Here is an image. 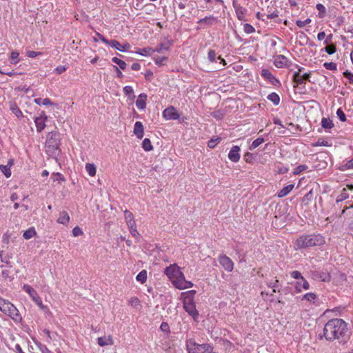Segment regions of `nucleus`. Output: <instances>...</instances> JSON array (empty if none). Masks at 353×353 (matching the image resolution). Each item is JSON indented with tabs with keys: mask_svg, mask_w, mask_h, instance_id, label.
Here are the masks:
<instances>
[{
	"mask_svg": "<svg viewBox=\"0 0 353 353\" xmlns=\"http://www.w3.org/2000/svg\"><path fill=\"white\" fill-rule=\"evenodd\" d=\"M347 331L346 323L339 319H333L325 325L323 332L327 341H334L343 336Z\"/></svg>",
	"mask_w": 353,
	"mask_h": 353,
	"instance_id": "nucleus-1",
	"label": "nucleus"
},
{
	"mask_svg": "<svg viewBox=\"0 0 353 353\" xmlns=\"http://www.w3.org/2000/svg\"><path fill=\"white\" fill-rule=\"evenodd\" d=\"M164 272L176 288L185 290L193 286L191 281L185 280L184 274L176 264L167 267Z\"/></svg>",
	"mask_w": 353,
	"mask_h": 353,
	"instance_id": "nucleus-2",
	"label": "nucleus"
},
{
	"mask_svg": "<svg viewBox=\"0 0 353 353\" xmlns=\"http://www.w3.org/2000/svg\"><path fill=\"white\" fill-rule=\"evenodd\" d=\"M325 243L323 236L320 234L303 235L295 242V249L300 250L312 246H319Z\"/></svg>",
	"mask_w": 353,
	"mask_h": 353,
	"instance_id": "nucleus-3",
	"label": "nucleus"
},
{
	"mask_svg": "<svg viewBox=\"0 0 353 353\" xmlns=\"http://www.w3.org/2000/svg\"><path fill=\"white\" fill-rule=\"evenodd\" d=\"M59 134L57 132H51L47 135L46 141V152L52 158L57 159L60 154Z\"/></svg>",
	"mask_w": 353,
	"mask_h": 353,
	"instance_id": "nucleus-4",
	"label": "nucleus"
},
{
	"mask_svg": "<svg viewBox=\"0 0 353 353\" xmlns=\"http://www.w3.org/2000/svg\"><path fill=\"white\" fill-rule=\"evenodd\" d=\"M194 290L188 291L182 293V294H187L183 299V308L191 316L194 320L196 321L199 317V312L196 309L195 303L194 302Z\"/></svg>",
	"mask_w": 353,
	"mask_h": 353,
	"instance_id": "nucleus-5",
	"label": "nucleus"
},
{
	"mask_svg": "<svg viewBox=\"0 0 353 353\" xmlns=\"http://www.w3.org/2000/svg\"><path fill=\"white\" fill-rule=\"evenodd\" d=\"M97 37H100V40L103 42L104 43L109 44L112 47L116 48L117 50L124 52L126 50V47L129 48L128 44H125V46H122L118 41L117 40H111L108 41L106 39L102 34L97 32Z\"/></svg>",
	"mask_w": 353,
	"mask_h": 353,
	"instance_id": "nucleus-6",
	"label": "nucleus"
},
{
	"mask_svg": "<svg viewBox=\"0 0 353 353\" xmlns=\"http://www.w3.org/2000/svg\"><path fill=\"white\" fill-rule=\"evenodd\" d=\"M219 262L227 272H232L234 269V263L226 255L221 254L219 256Z\"/></svg>",
	"mask_w": 353,
	"mask_h": 353,
	"instance_id": "nucleus-7",
	"label": "nucleus"
},
{
	"mask_svg": "<svg viewBox=\"0 0 353 353\" xmlns=\"http://www.w3.org/2000/svg\"><path fill=\"white\" fill-rule=\"evenodd\" d=\"M5 314L10 316L16 323H20L22 321L19 310L12 303L10 305L8 311L5 312Z\"/></svg>",
	"mask_w": 353,
	"mask_h": 353,
	"instance_id": "nucleus-8",
	"label": "nucleus"
},
{
	"mask_svg": "<svg viewBox=\"0 0 353 353\" xmlns=\"http://www.w3.org/2000/svg\"><path fill=\"white\" fill-rule=\"evenodd\" d=\"M310 75L311 72L301 75L299 72H295L293 74V81L297 85L305 83L307 81H310Z\"/></svg>",
	"mask_w": 353,
	"mask_h": 353,
	"instance_id": "nucleus-9",
	"label": "nucleus"
},
{
	"mask_svg": "<svg viewBox=\"0 0 353 353\" xmlns=\"http://www.w3.org/2000/svg\"><path fill=\"white\" fill-rule=\"evenodd\" d=\"M274 63L278 68L289 67L291 63L284 55H277L274 57Z\"/></svg>",
	"mask_w": 353,
	"mask_h": 353,
	"instance_id": "nucleus-10",
	"label": "nucleus"
},
{
	"mask_svg": "<svg viewBox=\"0 0 353 353\" xmlns=\"http://www.w3.org/2000/svg\"><path fill=\"white\" fill-rule=\"evenodd\" d=\"M163 116L165 119L176 120L179 118V114L176 112L173 106H170L164 110Z\"/></svg>",
	"mask_w": 353,
	"mask_h": 353,
	"instance_id": "nucleus-11",
	"label": "nucleus"
},
{
	"mask_svg": "<svg viewBox=\"0 0 353 353\" xmlns=\"http://www.w3.org/2000/svg\"><path fill=\"white\" fill-rule=\"evenodd\" d=\"M239 151H240L239 146H238V145L233 146L231 148V150L228 154L229 159L234 163L238 162L240 159Z\"/></svg>",
	"mask_w": 353,
	"mask_h": 353,
	"instance_id": "nucleus-12",
	"label": "nucleus"
},
{
	"mask_svg": "<svg viewBox=\"0 0 353 353\" xmlns=\"http://www.w3.org/2000/svg\"><path fill=\"white\" fill-rule=\"evenodd\" d=\"M23 289L30 295V296L34 302L36 301H39L40 296L32 287L28 284H25L23 287Z\"/></svg>",
	"mask_w": 353,
	"mask_h": 353,
	"instance_id": "nucleus-13",
	"label": "nucleus"
},
{
	"mask_svg": "<svg viewBox=\"0 0 353 353\" xmlns=\"http://www.w3.org/2000/svg\"><path fill=\"white\" fill-rule=\"evenodd\" d=\"M47 117L44 115V117H36L34 119V123L37 128V131L38 132H41L46 127V121L47 120Z\"/></svg>",
	"mask_w": 353,
	"mask_h": 353,
	"instance_id": "nucleus-14",
	"label": "nucleus"
},
{
	"mask_svg": "<svg viewBox=\"0 0 353 353\" xmlns=\"http://www.w3.org/2000/svg\"><path fill=\"white\" fill-rule=\"evenodd\" d=\"M124 215H125V221H126L128 228H132V227L137 225L135 220L134 219L133 214L131 212H130L128 210H125L124 211Z\"/></svg>",
	"mask_w": 353,
	"mask_h": 353,
	"instance_id": "nucleus-15",
	"label": "nucleus"
},
{
	"mask_svg": "<svg viewBox=\"0 0 353 353\" xmlns=\"http://www.w3.org/2000/svg\"><path fill=\"white\" fill-rule=\"evenodd\" d=\"M295 288L296 291L299 292H301L302 290H308L310 284L303 277H301V279H299L296 283Z\"/></svg>",
	"mask_w": 353,
	"mask_h": 353,
	"instance_id": "nucleus-16",
	"label": "nucleus"
},
{
	"mask_svg": "<svg viewBox=\"0 0 353 353\" xmlns=\"http://www.w3.org/2000/svg\"><path fill=\"white\" fill-rule=\"evenodd\" d=\"M261 75L265 79L269 80V81L274 85H276V83H279V81L272 75L270 71L268 69H263L261 70Z\"/></svg>",
	"mask_w": 353,
	"mask_h": 353,
	"instance_id": "nucleus-17",
	"label": "nucleus"
},
{
	"mask_svg": "<svg viewBox=\"0 0 353 353\" xmlns=\"http://www.w3.org/2000/svg\"><path fill=\"white\" fill-rule=\"evenodd\" d=\"M147 99V95L144 93H141L139 95L137 100L136 101V105L138 109L143 110L145 108Z\"/></svg>",
	"mask_w": 353,
	"mask_h": 353,
	"instance_id": "nucleus-18",
	"label": "nucleus"
},
{
	"mask_svg": "<svg viewBox=\"0 0 353 353\" xmlns=\"http://www.w3.org/2000/svg\"><path fill=\"white\" fill-rule=\"evenodd\" d=\"M14 161L12 159H10L8 161V164L0 165V170L4 174V175L8 178L11 176L10 167L13 165Z\"/></svg>",
	"mask_w": 353,
	"mask_h": 353,
	"instance_id": "nucleus-19",
	"label": "nucleus"
},
{
	"mask_svg": "<svg viewBox=\"0 0 353 353\" xmlns=\"http://www.w3.org/2000/svg\"><path fill=\"white\" fill-rule=\"evenodd\" d=\"M97 341H98V344L101 347L108 345H112L114 344V341L111 336L99 337L97 339Z\"/></svg>",
	"mask_w": 353,
	"mask_h": 353,
	"instance_id": "nucleus-20",
	"label": "nucleus"
},
{
	"mask_svg": "<svg viewBox=\"0 0 353 353\" xmlns=\"http://www.w3.org/2000/svg\"><path fill=\"white\" fill-rule=\"evenodd\" d=\"M134 133L137 135V138L142 139L143 137V125L141 122L137 121L134 127Z\"/></svg>",
	"mask_w": 353,
	"mask_h": 353,
	"instance_id": "nucleus-21",
	"label": "nucleus"
},
{
	"mask_svg": "<svg viewBox=\"0 0 353 353\" xmlns=\"http://www.w3.org/2000/svg\"><path fill=\"white\" fill-rule=\"evenodd\" d=\"M70 221V216L66 211H62L59 213V216L57 219L59 223L67 225Z\"/></svg>",
	"mask_w": 353,
	"mask_h": 353,
	"instance_id": "nucleus-22",
	"label": "nucleus"
},
{
	"mask_svg": "<svg viewBox=\"0 0 353 353\" xmlns=\"http://www.w3.org/2000/svg\"><path fill=\"white\" fill-rule=\"evenodd\" d=\"M294 188L293 184H290L283 188H282L279 192H278V196L279 198H282L283 196H285L287 194H288Z\"/></svg>",
	"mask_w": 353,
	"mask_h": 353,
	"instance_id": "nucleus-23",
	"label": "nucleus"
},
{
	"mask_svg": "<svg viewBox=\"0 0 353 353\" xmlns=\"http://www.w3.org/2000/svg\"><path fill=\"white\" fill-rule=\"evenodd\" d=\"M12 303L0 297V310L5 314L6 312L8 311V308Z\"/></svg>",
	"mask_w": 353,
	"mask_h": 353,
	"instance_id": "nucleus-24",
	"label": "nucleus"
},
{
	"mask_svg": "<svg viewBox=\"0 0 353 353\" xmlns=\"http://www.w3.org/2000/svg\"><path fill=\"white\" fill-rule=\"evenodd\" d=\"M37 232L34 228H29L23 232V236L25 239H30L36 235Z\"/></svg>",
	"mask_w": 353,
	"mask_h": 353,
	"instance_id": "nucleus-25",
	"label": "nucleus"
},
{
	"mask_svg": "<svg viewBox=\"0 0 353 353\" xmlns=\"http://www.w3.org/2000/svg\"><path fill=\"white\" fill-rule=\"evenodd\" d=\"M268 99L271 101L274 105H277L279 104L280 102V98L279 95L275 92H272L268 96Z\"/></svg>",
	"mask_w": 353,
	"mask_h": 353,
	"instance_id": "nucleus-26",
	"label": "nucleus"
},
{
	"mask_svg": "<svg viewBox=\"0 0 353 353\" xmlns=\"http://www.w3.org/2000/svg\"><path fill=\"white\" fill-rule=\"evenodd\" d=\"M34 103L37 105H54V104L50 101V99L46 98L44 99H42L41 98H37L34 99Z\"/></svg>",
	"mask_w": 353,
	"mask_h": 353,
	"instance_id": "nucleus-27",
	"label": "nucleus"
},
{
	"mask_svg": "<svg viewBox=\"0 0 353 353\" xmlns=\"http://www.w3.org/2000/svg\"><path fill=\"white\" fill-rule=\"evenodd\" d=\"M171 43L168 41L165 43H161L157 46L156 49H153L152 52H161L163 50H168L170 48Z\"/></svg>",
	"mask_w": 353,
	"mask_h": 353,
	"instance_id": "nucleus-28",
	"label": "nucleus"
},
{
	"mask_svg": "<svg viewBox=\"0 0 353 353\" xmlns=\"http://www.w3.org/2000/svg\"><path fill=\"white\" fill-rule=\"evenodd\" d=\"M136 279L137 281L144 283L147 280V272L143 270L141 271L137 276Z\"/></svg>",
	"mask_w": 353,
	"mask_h": 353,
	"instance_id": "nucleus-29",
	"label": "nucleus"
},
{
	"mask_svg": "<svg viewBox=\"0 0 353 353\" xmlns=\"http://www.w3.org/2000/svg\"><path fill=\"white\" fill-rule=\"evenodd\" d=\"M85 170L90 176L96 174V167L93 163H86Z\"/></svg>",
	"mask_w": 353,
	"mask_h": 353,
	"instance_id": "nucleus-30",
	"label": "nucleus"
},
{
	"mask_svg": "<svg viewBox=\"0 0 353 353\" xmlns=\"http://www.w3.org/2000/svg\"><path fill=\"white\" fill-rule=\"evenodd\" d=\"M142 147L144 149V150L147 152L151 151L153 149V146L151 143V141L148 138H145L143 139L142 142Z\"/></svg>",
	"mask_w": 353,
	"mask_h": 353,
	"instance_id": "nucleus-31",
	"label": "nucleus"
},
{
	"mask_svg": "<svg viewBox=\"0 0 353 353\" xmlns=\"http://www.w3.org/2000/svg\"><path fill=\"white\" fill-rule=\"evenodd\" d=\"M349 198V194L347 192L346 188H343L341 193L337 196L336 201V203L341 202Z\"/></svg>",
	"mask_w": 353,
	"mask_h": 353,
	"instance_id": "nucleus-32",
	"label": "nucleus"
},
{
	"mask_svg": "<svg viewBox=\"0 0 353 353\" xmlns=\"http://www.w3.org/2000/svg\"><path fill=\"white\" fill-rule=\"evenodd\" d=\"M321 125L325 129H330L334 126V124L330 119L323 118L321 120Z\"/></svg>",
	"mask_w": 353,
	"mask_h": 353,
	"instance_id": "nucleus-33",
	"label": "nucleus"
},
{
	"mask_svg": "<svg viewBox=\"0 0 353 353\" xmlns=\"http://www.w3.org/2000/svg\"><path fill=\"white\" fill-rule=\"evenodd\" d=\"M264 142V139L262 137H259L256 139H255L252 144L250 145L249 149L252 150L257 147H259L261 144H262Z\"/></svg>",
	"mask_w": 353,
	"mask_h": 353,
	"instance_id": "nucleus-34",
	"label": "nucleus"
},
{
	"mask_svg": "<svg viewBox=\"0 0 353 353\" xmlns=\"http://www.w3.org/2000/svg\"><path fill=\"white\" fill-rule=\"evenodd\" d=\"M10 109L11 111L17 117H20L22 116V112L17 107V105L14 103H11L10 105Z\"/></svg>",
	"mask_w": 353,
	"mask_h": 353,
	"instance_id": "nucleus-35",
	"label": "nucleus"
},
{
	"mask_svg": "<svg viewBox=\"0 0 353 353\" xmlns=\"http://www.w3.org/2000/svg\"><path fill=\"white\" fill-rule=\"evenodd\" d=\"M112 61L116 64H117L119 66V68L122 70H125L127 66V64L125 63V61L117 57H113L112 59Z\"/></svg>",
	"mask_w": 353,
	"mask_h": 353,
	"instance_id": "nucleus-36",
	"label": "nucleus"
},
{
	"mask_svg": "<svg viewBox=\"0 0 353 353\" xmlns=\"http://www.w3.org/2000/svg\"><path fill=\"white\" fill-rule=\"evenodd\" d=\"M216 21L215 17L212 16L206 17L203 19H201L199 21L198 23H205L208 25H212V23Z\"/></svg>",
	"mask_w": 353,
	"mask_h": 353,
	"instance_id": "nucleus-37",
	"label": "nucleus"
},
{
	"mask_svg": "<svg viewBox=\"0 0 353 353\" xmlns=\"http://www.w3.org/2000/svg\"><path fill=\"white\" fill-rule=\"evenodd\" d=\"M316 8L319 11V17L320 18L324 17L325 14L326 13L325 7L323 4H321V3H318L316 5Z\"/></svg>",
	"mask_w": 353,
	"mask_h": 353,
	"instance_id": "nucleus-38",
	"label": "nucleus"
},
{
	"mask_svg": "<svg viewBox=\"0 0 353 353\" xmlns=\"http://www.w3.org/2000/svg\"><path fill=\"white\" fill-rule=\"evenodd\" d=\"M51 179L54 181H59V182H62V181H65V178L64 176L57 172V173H52V175H51Z\"/></svg>",
	"mask_w": 353,
	"mask_h": 353,
	"instance_id": "nucleus-39",
	"label": "nucleus"
},
{
	"mask_svg": "<svg viewBox=\"0 0 353 353\" xmlns=\"http://www.w3.org/2000/svg\"><path fill=\"white\" fill-rule=\"evenodd\" d=\"M0 258L2 262L5 263L6 264L8 265L10 268L12 265H10V256L7 254H4L3 252H0Z\"/></svg>",
	"mask_w": 353,
	"mask_h": 353,
	"instance_id": "nucleus-40",
	"label": "nucleus"
},
{
	"mask_svg": "<svg viewBox=\"0 0 353 353\" xmlns=\"http://www.w3.org/2000/svg\"><path fill=\"white\" fill-rule=\"evenodd\" d=\"M129 230L133 237H134L139 241L140 240L141 236L137 230V225L132 228H129Z\"/></svg>",
	"mask_w": 353,
	"mask_h": 353,
	"instance_id": "nucleus-41",
	"label": "nucleus"
},
{
	"mask_svg": "<svg viewBox=\"0 0 353 353\" xmlns=\"http://www.w3.org/2000/svg\"><path fill=\"white\" fill-rule=\"evenodd\" d=\"M152 50L153 49L152 48L148 47L141 49L139 52H137V53L143 56H148L151 54Z\"/></svg>",
	"mask_w": 353,
	"mask_h": 353,
	"instance_id": "nucleus-42",
	"label": "nucleus"
},
{
	"mask_svg": "<svg viewBox=\"0 0 353 353\" xmlns=\"http://www.w3.org/2000/svg\"><path fill=\"white\" fill-rule=\"evenodd\" d=\"M307 168H308V167L306 165H300L297 166L296 168H294V170L293 171V174L294 175H298L303 171L307 170Z\"/></svg>",
	"mask_w": 353,
	"mask_h": 353,
	"instance_id": "nucleus-43",
	"label": "nucleus"
},
{
	"mask_svg": "<svg viewBox=\"0 0 353 353\" xmlns=\"http://www.w3.org/2000/svg\"><path fill=\"white\" fill-rule=\"evenodd\" d=\"M129 303L133 307L137 308L140 306V301L137 297H132L129 301Z\"/></svg>",
	"mask_w": 353,
	"mask_h": 353,
	"instance_id": "nucleus-44",
	"label": "nucleus"
},
{
	"mask_svg": "<svg viewBox=\"0 0 353 353\" xmlns=\"http://www.w3.org/2000/svg\"><path fill=\"white\" fill-rule=\"evenodd\" d=\"M323 66L327 70H336L337 69L336 64L334 62H325L324 63Z\"/></svg>",
	"mask_w": 353,
	"mask_h": 353,
	"instance_id": "nucleus-45",
	"label": "nucleus"
},
{
	"mask_svg": "<svg viewBox=\"0 0 353 353\" xmlns=\"http://www.w3.org/2000/svg\"><path fill=\"white\" fill-rule=\"evenodd\" d=\"M316 295L315 294L307 293L303 296V299H305L310 302H314V300L316 299Z\"/></svg>",
	"mask_w": 353,
	"mask_h": 353,
	"instance_id": "nucleus-46",
	"label": "nucleus"
},
{
	"mask_svg": "<svg viewBox=\"0 0 353 353\" xmlns=\"http://www.w3.org/2000/svg\"><path fill=\"white\" fill-rule=\"evenodd\" d=\"M123 92L124 93L129 96L130 97L132 95V97H134V95L133 94V89L131 86L127 85L123 88Z\"/></svg>",
	"mask_w": 353,
	"mask_h": 353,
	"instance_id": "nucleus-47",
	"label": "nucleus"
},
{
	"mask_svg": "<svg viewBox=\"0 0 353 353\" xmlns=\"http://www.w3.org/2000/svg\"><path fill=\"white\" fill-rule=\"evenodd\" d=\"M268 286L270 288H272V292H276V289L279 286V281L278 280H275L273 282H270L268 283Z\"/></svg>",
	"mask_w": 353,
	"mask_h": 353,
	"instance_id": "nucleus-48",
	"label": "nucleus"
},
{
	"mask_svg": "<svg viewBox=\"0 0 353 353\" xmlns=\"http://www.w3.org/2000/svg\"><path fill=\"white\" fill-rule=\"evenodd\" d=\"M325 52L329 54H334L335 52H336V47L333 44H331V45H328L325 47Z\"/></svg>",
	"mask_w": 353,
	"mask_h": 353,
	"instance_id": "nucleus-49",
	"label": "nucleus"
},
{
	"mask_svg": "<svg viewBox=\"0 0 353 353\" xmlns=\"http://www.w3.org/2000/svg\"><path fill=\"white\" fill-rule=\"evenodd\" d=\"M83 234V232L82 230L78 226L74 227L72 230V235L75 237L79 236L82 235Z\"/></svg>",
	"mask_w": 353,
	"mask_h": 353,
	"instance_id": "nucleus-50",
	"label": "nucleus"
},
{
	"mask_svg": "<svg viewBox=\"0 0 353 353\" xmlns=\"http://www.w3.org/2000/svg\"><path fill=\"white\" fill-rule=\"evenodd\" d=\"M216 54L214 50H210L208 52V59L210 60V61H211V62L216 61Z\"/></svg>",
	"mask_w": 353,
	"mask_h": 353,
	"instance_id": "nucleus-51",
	"label": "nucleus"
},
{
	"mask_svg": "<svg viewBox=\"0 0 353 353\" xmlns=\"http://www.w3.org/2000/svg\"><path fill=\"white\" fill-rule=\"evenodd\" d=\"M336 114H337L339 119H340V121H345V120H346L345 114H344L343 111L341 108L337 110Z\"/></svg>",
	"mask_w": 353,
	"mask_h": 353,
	"instance_id": "nucleus-52",
	"label": "nucleus"
},
{
	"mask_svg": "<svg viewBox=\"0 0 353 353\" xmlns=\"http://www.w3.org/2000/svg\"><path fill=\"white\" fill-rule=\"evenodd\" d=\"M35 303L42 310H46V312L51 314V312H50V310L45 306L43 305L42 303V301H41V297L39 299V301H35Z\"/></svg>",
	"mask_w": 353,
	"mask_h": 353,
	"instance_id": "nucleus-53",
	"label": "nucleus"
},
{
	"mask_svg": "<svg viewBox=\"0 0 353 353\" xmlns=\"http://www.w3.org/2000/svg\"><path fill=\"white\" fill-rule=\"evenodd\" d=\"M220 138L210 140L208 143V147L210 148H214L216 145V144L220 141Z\"/></svg>",
	"mask_w": 353,
	"mask_h": 353,
	"instance_id": "nucleus-54",
	"label": "nucleus"
},
{
	"mask_svg": "<svg viewBox=\"0 0 353 353\" xmlns=\"http://www.w3.org/2000/svg\"><path fill=\"white\" fill-rule=\"evenodd\" d=\"M167 59L165 57H157L154 58V62L158 65H162L163 62Z\"/></svg>",
	"mask_w": 353,
	"mask_h": 353,
	"instance_id": "nucleus-55",
	"label": "nucleus"
},
{
	"mask_svg": "<svg viewBox=\"0 0 353 353\" xmlns=\"http://www.w3.org/2000/svg\"><path fill=\"white\" fill-rule=\"evenodd\" d=\"M244 30L246 33L250 34L254 32V28L251 25L245 23L244 25Z\"/></svg>",
	"mask_w": 353,
	"mask_h": 353,
	"instance_id": "nucleus-56",
	"label": "nucleus"
},
{
	"mask_svg": "<svg viewBox=\"0 0 353 353\" xmlns=\"http://www.w3.org/2000/svg\"><path fill=\"white\" fill-rule=\"evenodd\" d=\"M253 159H254V157H253V154L252 153L247 152L244 155V159H245V162H247V163H252Z\"/></svg>",
	"mask_w": 353,
	"mask_h": 353,
	"instance_id": "nucleus-57",
	"label": "nucleus"
},
{
	"mask_svg": "<svg viewBox=\"0 0 353 353\" xmlns=\"http://www.w3.org/2000/svg\"><path fill=\"white\" fill-rule=\"evenodd\" d=\"M65 70L66 67L64 65H59L54 69L55 72L58 74L63 73Z\"/></svg>",
	"mask_w": 353,
	"mask_h": 353,
	"instance_id": "nucleus-58",
	"label": "nucleus"
},
{
	"mask_svg": "<svg viewBox=\"0 0 353 353\" xmlns=\"http://www.w3.org/2000/svg\"><path fill=\"white\" fill-rule=\"evenodd\" d=\"M40 54H41V52H35L32 50H29L27 52V56L30 58H34Z\"/></svg>",
	"mask_w": 353,
	"mask_h": 353,
	"instance_id": "nucleus-59",
	"label": "nucleus"
},
{
	"mask_svg": "<svg viewBox=\"0 0 353 353\" xmlns=\"http://www.w3.org/2000/svg\"><path fill=\"white\" fill-rule=\"evenodd\" d=\"M291 276H292V278H294V279H297L298 281H299V279H301V277H303V276H301V272H299V271H296H296H293V272H291Z\"/></svg>",
	"mask_w": 353,
	"mask_h": 353,
	"instance_id": "nucleus-60",
	"label": "nucleus"
},
{
	"mask_svg": "<svg viewBox=\"0 0 353 353\" xmlns=\"http://www.w3.org/2000/svg\"><path fill=\"white\" fill-rule=\"evenodd\" d=\"M345 169H353V159L347 161L345 165H343Z\"/></svg>",
	"mask_w": 353,
	"mask_h": 353,
	"instance_id": "nucleus-61",
	"label": "nucleus"
},
{
	"mask_svg": "<svg viewBox=\"0 0 353 353\" xmlns=\"http://www.w3.org/2000/svg\"><path fill=\"white\" fill-rule=\"evenodd\" d=\"M343 76L347 78L350 83H353V74L350 72L346 70L343 72Z\"/></svg>",
	"mask_w": 353,
	"mask_h": 353,
	"instance_id": "nucleus-62",
	"label": "nucleus"
},
{
	"mask_svg": "<svg viewBox=\"0 0 353 353\" xmlns=\"http://www.w3.org/2000/svg\"><path fill=\"white\" fill-rule=\"evenodd\" d=\"M160 328L163 332H169V325L167 323L163 322Z\"/></svg>",
	"mask_w": 353,
	"mask_h": 353,
	"instance_id": "nucleus-63",
	"label": "nucleus"
},
{
	"mask_svg": "<svg viewBox=\"0 0 353 353\" xmlns=\"http://www.w3.org/2000/svg\"><path fill=\"white\" fill-rule=\"evenodd\" d=\"M10 272L8 270H4L2 271V276L5 279H11V276L10 275Z\"/></svg>",
	"mask_w": 353,
	"mask_h": 353,
	"instance_id": "nucleus-64",
	"label": "nucleus"
}]
</instances>
